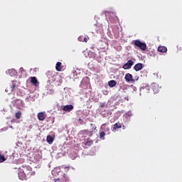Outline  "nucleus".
I'll return each mask as SVG.
<instances>
[{
	"instance_id": "f257e3e1",
	"label": "nucleus",
	"mask_w": 182,
	"mask_h": 182,
	"mask_svg": "<svg viewBox=\"0 0 182 182\" xmlns=\"http://www.w3.org/2000/svg\"><path fill=\"white\" fill-rule=\"evenodd\" d=\"M35 171H32L31 166H23L22 168L18 169V177L20 180H28L32 176H35Z\"/></svg>"
},
{
	"instance_id": "f03ea898",
	"label": "nucleus",
	"mask_w": 182,
	"mask_h": 182,
	"mask_svg": "<svg viewBox=\"0 0 182 182\" xmlns=\"http://www.w3.org/2000/svg\"><path fill=\"white\" fill-rule=\"evenodd\" d=\"M56 171L58 173L59 178L54 179V182H70V179L66 175V173H63L62 171H60V167L56 168Z\"/></svg>"
},
{
	"instance_id": "7ed1b4c3",
	"label": "nucleus",
	"mask_w": 182,
	"mask_h": 182,
	"mask_svg": "<svg viewBox=\"0 0 182 182\" xmlns=\"http://www.w3.org/2000/svg\"><path fill=\"white\" fill-rule=\"evenodd\" d=\"M90 126H91V129L90 131L87 129H85V130L81 131V133L83 135H86V136H89V137H92V136H93V133H94L95 130H96L97 127H96V125H95L93 124H91Z\"/></svg>"
},
{
	"instance_id": "20e7f679",
	"label": "nucleus",
	"mask_w": 182,
	"mask_h": 182,
	"mask_svg": "<svg viewBox=\"0 0 182 182\" xmlns=\"http://www.w3.org/2000/svg\"><path fill=\"white\" fill-rule=\"evenodd\" d=\"M134 45L137 48H139L141 50H146V49H147V46L146 45V43H141L140 40H135L134 41Z\"/></svg>"
},
{
	"instance_id": "39448f33",
	"label": "nucleus",
	"mask_w": 182,
	"mask_h": 182,
	"mask_svg": "<svg viewBox=\"0 0 182 182\" xmlns=\"http://www.w3.org/2000/svg\"><path fill=\"white\" fill-rule=\"evenodd\" d=\"M134 65V62L132 60H129L123 65V69L127 70V69H132V66Z\"/></svg>"
},
{
	"instance_id": "423d86ee",
	"label": "nucleus",
	"mask_w": 182,
	"mask_h": 182,
	"mask_svg": "<svg viewBox=\"0 0 182 182\" xmlns=\"http://www.w3.org/2000/svg\"><path fill=\"white\" fill-rule=\"evenodd\" d=\"M101 130H102L107 134H110V128L106 124H103L101 126Z\"/></svg>"
},
{
	"instance_id": "0eeeda50",
	"label": "nucleus",
	"mask_w": 182,
	"mask_h": 182,
	"mask_svg": "<svg viewBox=\"0 0 182 182\" xmlns=\"http://www.w3.org/2000/svg\"><path fill=\"white\" fill-rule=\"evenodd\" d=\"M124 79L128 83L130 82H134V79H133V75L130 73H127L125 75Z\"/></svg>"
},
{
	"instance_id": "6e6552de",
	"label": "nucleus",
	"mask_w": 182,
	"mask_h": 182,
	"mask_svg": "<svg viewBox=\"0 0 182 182\" xmlns=\"http://www.w3.org/2000/svg\"><path fill=\"white\" fill-rule=\"evenodd\" d=\"M152 90H153L154 93H159V92H160V87H159V85L153 84L152 85Z\"/></svg>"
},
{
	"instance_id": "1a4fd4ad",
	"label": "nucleus",
	"mask_w": 182,
	"mask_h": 182,
	"mask_svg": "<svg viewBox=\"0 0 182 182\" xmlns=\"http://www.w3.org/2000/svg\"><path fill=\"white\" fill-rule=\"evenodd\" d=\"M134 70L136 72H139V70H141L143 69V64L141 63H137L134 66Z\"/></svg>"
},
{
	"instance_id": "9d476101",
	"label": "nucleus",
	"mask_w": 182,
	"mask_h": 182,
	"mask_svg": "<svg viewBox=\"0 0 182 182\" xmlns=\"http://www.w3.org/2000/svg\"><path fill=\"white\" fill-rule=\"evenodd\" d=\"M73 109V105H69L64 106L63 108V110H64V112H72Z\"/></svg>"
},
{
	"instance_id": "9b49d317",
	"label": "nucleus",
	"mask_w": 182,
	"mask_h": 182,
	"mask_svg": "<svg viewBox=\"0 0 182 182\" xmlns=\"http://www.w3.org/2000/svg\"><path fill=\"white\" fill-rule=\"evenodd\" d=\"M63 68V65H62V63L58 62L55 65V70L57 72H61L62 68Z\"/></svg>"
},
{
	"instance_id": "f8f14e48",
	"label": "nucleus",
	"mask_w": 182,
	"mask_h": 182,
	"mask_svg": "<svg viewBox=\"0 0 182 182\" xmlns=\"http://www.w3.org/2000/svg\"><path fill=\"white\" fill-rule=\"evenodd\" d=\"M158 52H161V53H166L167 52V47L166 46L158 47Z\"/></svg>"
},
{
	"instance_id": "ddd939ff",
	"label": "nucleus",
	"mask_w": 182,
	"mask_h": 182,
	"mask_svg": "<svg viewBox=\"0 0 182 182\" xmlns=\"http://www.w3.org/2000/svg\"><path fill=\"white\" fill-rule=\"evenodd\" d=\"M82 144H85V146H92L93 141L90 139H87L82 142Z\"/></svg>"
},
{
	"instance_id": "4468645a",
	"label": "nucleus",
	"mask_w": 182,
	"mask_h": 182,
	"mask_svg": "<svg viewBox=\"0 0 182 182\" xmlns=\"http://www.w3.org/2000/svg\"><path fill=\"white\" fill-rule=\"evenodd\" d=\"M118 129H122V123L120 122H117L114 124L113 132H116V130H117Z\"/></svg>"
},
{
	"instance_id": "2eb2a0df",
	"label": "nucleus",
	"mask_w": 182,
	"mask_h": 182,
	"mask_svg": "<svg viewBox=\"0 0 182 182\" xmlns=\"http://www.w3.org/2000/svg\"><path fill=\"white\" fill-rule=\"evenodd\" d=\"M37 117L38 120H41V122H43L45 119V114L43 112H40L38 114Z\"/></svg>"
},
{
	"instance_id": "dca6fc26",
	"label": "nucleus",
	"mask_w": 182,
	"mask_h": 182,
	"mask_svg": "<svg viewBox=\"0 0 182 182\" xmlns=\"http://www.w3.org/2000/svg\"><path fill=\"white\" fill-rule=\"evenodd\" d=\"M31 82L34 86H38V79H36V77H31Z\"/></svg>"
},
{
	"instance_id": "f3484780",
	"label": "nucleus",
	"mask_w": 182,
	"mask_h": 182,
	"mask_svg": "<svg viewBox=\"0 0 182 182\" xmlns=\"http://www.w3.org/2000/svg\"><path fill=\"white\" fill-rule=\"evenodd\" d=\"M108 85L109 86V87H114V86H116V85H117V82L115 80H110L108 82Z\"/></svg>"
},
{
	"instance_id": "a211bd4d",
	"label": "nucleus",
	"mask_w": 182,
	"mask_h": 182,
	"mask_svg": "<svg viewBox=\"0 0 182 182\" xmlns=\"http://www.w3.org/2000/svg\"><path fill=\"white\" fill-rule=\"evenodd\" d=\"M8 73L11 76H16V70L15 69L9 70Z\"/></svg>"
},
{
	"instance_id": "6ab92c4d",
	"label": "nucleus",
	"mask_w": 182,
	"mask_h": 182,
	"mask_svg": "<svg viewBox=\"0 0 182 182\" xmlns=\"http://www.w3.org/2000/svg\"><path fill=\"white\" fill-rule=\"evenodd\" d=\"M47 142L48 144H52L53 143V137L50 135L47 136Z\"/></svg>"
},
{
	"instance_id": "aec40b11",
	"label": "nucleus",
	"mask_w": 182,
	"mask_h": 182,
	"mask_svg": "<svg viewBox=\"0 0 182 182\" xmlns=\"http://www.w3.org/2000/svg\"><path fill=\"white\" fill-rule=\"evenodd\" d=\"M120 89H122V90H127V89H129V85H127V84H122L120 86Z\"/></svg>"
},
{
	"instance_id": "412c9836",
	"label": "nucleus",
	"mask_w": 182,
	"mask_h": 182,
	"mask_svg": "<svg viewBox=\"0 0 182 182\" xmlns=\"http://www.w3.org/2000/svg\"><path fill=\"white\" fill-rule=\"evenodd\" d=\"M105 136H106V134L102 131L100 132V138L102 140H105Z\"/></svg>"
},
{
	"instance_id": "4be33fe9",
	"label": "nucleus",
	"mask_w": 182,
	"mask_h": 182,
	"mask_svg": "<svg viewBox=\"0 0 182 182\" xmlns=\"http://www.w3.org/2000/svg\"><path fill=\"white\" fill-rule=\"evenodd\" d=\"M16 117L17 119H21V117H22V112H21V111H18V112H16Z\"/></svg>"
},
{
	"instance_id": "5701e85b",
	"label": "nucleus",
	"mask_w": 182,
	"mask_h": 182,
	"mask_svg": "<svg viewBox=\"0 0 182 182\" xmlns=\"http://www.w3.org/2000/svg\"><path fill=\"white\" fill-rule=\"evenodd\" d=\"M6 160V159H5V156L0 155V163H4V161H5Z\"/></svg>"
},
{
	"instance_id": "b1692460",
	"label": "nucleus",
	"mask_w": 182,
	"mask_h": 182,
	"mask_svg": "<svg viewBox=\"0 0 182 182\" xmlns=\"http://www.w3.org/2000/svg\"><path fill=\"white\" fill-rule=\"evenodd\" d=\"M10 87L11 89V92H14V90H15V87H16V84L13 83L11 85H10Z\"/></svg>"
},
{
	"instance_id": "393cba45",
	"label": "nucleus",
	"mask_w": 182,
	"mask_h": 182,
	"mask_svg": "<svg viewBox=\"0 0 182 182\" xmlns=\"http://www.w3.org/2000/svg\"><path fill=\"white\" fill-rule=\"evenodd\" d=\"M84 38H85V37H84L83 36H80L78 37V41H79L80 42H83Z\"/></svg>"
},
{
	"instance_id": "a878e982",
	"label": "nucleus",
	"mask_w": 182,
	"mask_h": 182,
	"mask_svg": "<svg viewBox=\"0 0 182 182\" xmlns=\"http://www.w3.org/2000/svg\"><path fill=\"white\" fill-rule=\"evenodd\" d=\"M106 107V103L101 102L100 103V107Z\"/></svg>"
},
{
	"instance_id": "bb28decb",
	"label": "nucleus",
	"mask_w": 182,
	"mask_h": 182,
	"mask_svg": "<svg viewBox=\"0 0 182 182\" xmlns=\"http://www.w3.org/2000/svg\"><path fill=\"white\" fill-rule=\"evenodd\" d=\"M61 168H64L65 170H66L68 171H69V168H70L69 166H66V167L61 166Z\"/></svg>"
},
{
	"instance_id": "cd10ccee",
	"label": "nucleus",
	"mask_w": 182,
	"mask_h": 182,
	"mask_svg": "<svg viewBox=\"0 0 182 182\" xmlns=\"http://www.w3.org/2000/svg\"><path fill=\"white\" fill-rule=\"evenodd\" d=\"M55 80H56V75H53L51 81L55 82Z\"/></svg>"
},
{
	"instance_id": "c85d7f7f",
	"label": "nucleus",
	"mask_w": 182,
	"mask_h": 182,
	"mask_svg": "<svg viewBox=\"0 0 182 182\" xmlns=\"http://www.w3.org/2000/svg\"><path fill=\"white\" fill-rule=\"evenodd\" d=\"M83 42H85V43L87 42V38L86 37H84Z\"/></svg>"
}]
</instances>
